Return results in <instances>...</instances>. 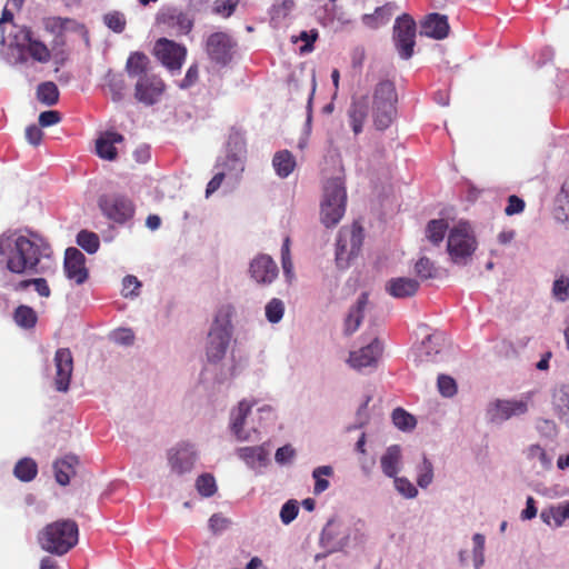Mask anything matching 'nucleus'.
<instances>
[{"mask_svg":"<svg viewBox=\"0 0 569 569\" xmlns=\"http://www.w3.org/2000/svg\"><path fill=\"white\" fill-rule=\"evenodd\" d=\"M420 288L418 280L407 277L391 278L386 283V291L396 299L413 297Z\"/></svg>","mask_w":569,"mask_h":569,"instance_id":"412c9836","label":"nucleus"},{"mask_svg":"<svg viewBox=\"0 0 569 569\" xmlns=\"http://www.w3.org/2000/svg\"><path fill=\"white\" fill-rule=\"evenodd\" d=\"M368 293L362 292L358 298L356 305L350 309L345 320V333L350 336L356 332L363 319V311L368 305Z\"/></svg>","mask_w":569,"mask_h":569,"instance_id":"bb28decb","label":"nucleus"},{"mask_svg":"<svg viewBox=\"0 0 569 569\" xmlns=\"http://www.w3.org/2000/svg\"><path fill=\"white\" fill-rule=\"evenodd\" d=\"M104 87L111 93L112 100L119 101L126 87L122 74L109 71L104 77Z\"/></svg>","mask_w":569,"mask_h":569,"instance_id":"c9c22d12","label":"nucleus"},{"mask_svg":"<svg viewBox=\"0 0 569 569\" xmlns=\"http://www.w3.org/2000/svg\"><path fill=\"white\" fill-rule=\"evenodd\" d=\"M380 465L387 477H396L401 465V448L398 445L388 447L380 459Z\"/></svg>","mask_w":569,"mask_h":569,"instance_id":"c756f323","label":"nucleus"},{"mask_svg":"<svg viewBox=\"0 0 569 569\" xmlns=\"http://www.w3.org/2000/svg\"><path fill=\"white\" fill-rule=\"evenodd\" d=\"M363 238V228L358 221L339 230L336 243V263L339 269H347L359 254Z\"/></svg>","mask_w":569,"mask_h":569,"instance_id":"423d86ee","label":"nucleus"},{"mask_svg":"<svg viewBox=\"0 0 569 569\" xmlns=\"http://www.w3.org/2000/svg\"><path fill=\"white\" fill-rule=\"evenodd\" d=\"M272 167L281 179L289 177L297 167L296 157L289 150H280L273 154Z\"/></svg>","mask_w":569,"mask_h":569,"instance_id":"c85d7f7f","label":"nucleus"},{"mask_svg":"<svg viewBox=\"0 0 569 569\" xmlns=\"http://www.w3.org/2000/svg\"><path fill=\"white\" fill-rule=\"evenodd\" d=\"M382 347L376 338L369 345L360 348L359 350L351 351L349 355L348 363L355 369H362L366 367L375 366L381 356Z\"/></svg>","mask_w":569,"mask_h":569,"instance_id":"6ab92c4d","label":"nucleus"},{"mask_svg":"<svg viewBox=\"0 0 569 569\" xmlns=\"http://www.w3.org/2000/svg\"><path fill=\"white\" fill-rule=\"evenodd\" d=\"M525 201L518 196L512 194L508 197V203L505 208V213L507 216L518 214L525 210Z\"/></svg>","mask_w":569,"mask_h":569,"instance_id":"4d7b16f0","label":"nucleus"},{"mask_svg":"<svg viewBox=\"0 0 569 569\" xmlns=\"http://www.w3.org/2000/svg\"><path fill=\"white\" fill-rule=\"evenodd\" d=\"M251 411V405L247 401H240L237 409L231 412V430L240 441L249 440L250 436L244 431L243 426L248 413Z\"/></svg>","mask_w":569,"mask_h":569,"instance_id":"cd10ccee","label":"nucleus"},{"mask_svg":"<svg viewBox=\"0 0 569 569\" xmlns=\"http://www.w3.org/2000/svg\"><path fill=\"white\" fill-rule=\"evenodd\" d=\"M415 271L417 276L422 279H431L436 276L437 269L435 263L427 257H421L415 266Z\"/></svg>","mask_w":569,"mask_h":569,"instance_id":"37998d69","label":"nucleus"},{"mask_svg":"<svg viewBox=\"0 0 569 569\" xmlns=\"http://www.w3.org/2000/svg\"><path fill=\"white\" fill-rule=\"evenodd\" d=\"M26 138L32 146H39L43 138V132L40 126L30 124L26 129Z\"/></svg>","mask_w":569,"mask_h":569,"instance_id":"e2e57ef3","label":"nucleus"},{"mask_svg":"<svg viewBox=\"0 0 569 569\" xmlns=\"http://www.w3.org/2000/svg\"><path fill=\"white\" fill-rule=\"evenodd\" d=\"M528 411L527 400H500L491 402L488 408V416L492 422L505 421L515 416H522Z\"/></svg>","mask_w":569,"mask_h":569,"instance_id":"4468645a","label":"nucleus"},{"mask_svg":"<svg viewBox=\"0 0 569 569\" xmlns=\"http://www.w3.org/2000/svg\"><path fill=\"white\" fill-rule=\"evenodd\" d=\"M80 461L76 455L69 453L53 462L56 481L60 486H67L70 479L76 476Z\"/></svg>","mask_w":569,"mask_h":569,"instance_id":"5701e85b","label":"nucleus"},{"mask_svg":"<svg viewBox=\"0 0 569 569\" xmlns=\"http://www.w3.org/2000/svg\"><path fill=\"white\" fill-rule=\"evenodd\" d=\"M552 293L559 301L569 299V278L561 276L556 279L552 286Z\"/></svg>","mask_w":569,"mask_h":569,"instance_id":"09e8293b","label":"nucleus"},{"mask_svg":"<svg viewBox=\"0 0 569 569\" xmlns=\"http://www.w3.org/2000/svg\"><path fill=\"white\" fill-rule=\"evenodd\" d=\"M416 30V22L408 13H403L396 19L393 26V41L400 57L405 60L411 58L413 54Z\"/></svg>","mask_w":569,"mask_h":569,"instance_id":"9b49d317","label":"nucleus"},{"mask_svg":"<svg viewBox=\"0 0 569 569\" xmlns=\"http://www.w3.org/2000/svg\"><path fill=\"white\" fill-rule=\"evenodd\" d=\"M224 180V173L218 172L216 173L212 179L208 182L206 188V197H210L213 192H216L220 186L222 184Z\"/></svg>","mask_w":569,"mask_h":569,"instance_id":"774afa93","label":"nucleus"},{"mask_svg":"<svg viewBox=\"0 0 569 569\" xmlns=\"http://www.w3.org/2000/svg\"><path fill=\"white\" fill-rule=\"evenodd\" d=\"M368 113L369 101L367 97H361L351 103L348 110V118L349 124L356 136L362 132Z\"/></svg>","mask_w":569,"mask_h":569,"instance_id":"393cba45","label":"nucleus"},{"mask_svg":"<svg viewBox=\"0 0 569 569\" xmlns=\"http://www.w3.org/2000/svg\"><path fill=\"white\" fill-rule=\"evenodd\" d=\"M237 455L251 468L264 467L268 463L269 450L266 445L242 447L237 450Z\"/></svg>","mask_w":569,"mask_h":569,"instance_id":"a878e982","label":"nucleus"},{"mask_svg":"<svg viewBox=\"0 0 569 569\" xmlns=\"http://www.w3.org/2000/svg\"><path fill=\"white\" fill-rule=\"evenodd\" d=\"M295 456V450L291 446L286 445L276 451L274 459L278 463L283 465L289 462Z\"/></svg>","mask_w":569,"mask_h":569,"instance_id":"0e129e2a","label":"nucleus"},{"mask_svg":"<svg viewBox=\"0 0 569 569\" xmlns=\"http://www.w3.org/2000/svg\"><path fill=\"white\" fill-rule=\"evenodd\" d=\"M153 52L169 70H180L187 57L184 46L167 38H160L156 41Z\"/></svg>","mask_w":569,"mask_h":569,"instance_id":"f8f14e48","label":"nucleus"},{"mask_svg":"<svg viewBox=\"0 0 569 569\" xmlns=\"http://www.w3.org/2000/svg\"><path fill=\"white\" fill-rule=\"evenodd\" d=\"M56 378L54 385L58 391L66 392L69 389L72 371L73 357L69 348H60L54 355Z\"/></svg>","mask_w":569,"mask_h":569,"instance_id":"2eb2a0df","label":"nucleus"},{"mask_svg":"<svg viewBox=\"0 0 569 569\" xmlns=\"http://www.w3.org/2000/svg\"><path fill=\"white\" fill-rule=\"evenodd\" d=\"M122 286V295L124 297L137 296L138 290L141 287V282L134 276H126L123 278Z\"/></svg>","mask_w":569,"mask_h":569,"instance_id":"13d9d810","label":"nucleus"},{"mask_svg":"<svg viewBox=\"0 0 569 569\" xmlns=\"http://www.w3.org/2000/svg\"><path fill=\"white\" fill-rule=\"evenodd\" d=\"M198 80H199V67L197 63H193L188 68L186 76L182 79V81L180 82L179 87L181 89H188V88L192 87L193 84H196L198 82Z\"/></svg>","mask_w":569,"mask_h":569,"instance_id":"bf43d9fd","label":"nucleus"},{"mask_svg":"<svg viewBox=\"0 0 569 569\" xmlns=\"http://www.w3.org/2000/svg\"><path fill=\"white\" fill-rule=\"evenodd\" d=\"M61 121V114L57 110H48L43 111L39 116V126L40 127H50L59 123Z\"/></svg>","mask_w":569,"mask_h":569,"instance_id":"052dcab7","label":"nucleus"},{"mask_svg":"<svg viewBox=\"0 0 569 569\" xmlns=\"http://www.w3.org/2000/svg\"><path fill=\"white\" fill-rule=\"evenodd\" d=\"M433 480V466L431 461L423 456L422 462L417 467V483L420 488H427Z\"/></svg>","mask_w":569,"mask_h":569,"instance_id":"4c0bfd02","label":"nucleus"},{"mask_svg":"<svg viewBox=\"0 0 569 569\" xmlns=\"http://www.w3.org/2000/svg\"><path fill=\"white\" fill-rule=\"evenodd\" d=\"M77 243L88 253H94L99 249L100 240L94 232L81 230L77 236Z\"/></svg>","mask_w":569,"mask_h":569,"instance_id":"58836bf2","label":"nucleus"},{"mask_svg":"<svg viewBox=\"0 0 569 569\" xmlns=\"http://www.w3.org/2000/svg\"><path fill=\"white\" fill-rule=\"evenodd\" d=\"M231 338V326L229 316L223 319L217 316L208 336L207 356L209 361L221 360L227 351Z\"/></svg>","mask_w":569,"mask_h":569,"instance_id":"6e6552de","label":"nucleus"},{"mask_svg":"<svg viewBox=\"0 0 569 569\" xmlns=\"http://www.w3.org/2000/svg\"><path fill=\"white\" fill-rule=\"evenodd\" d=\"M318 31L312 29L310 31H301L298 37H292V42L301 40L305 44L300 48L301 52H310L313 49V43L318 39Z\"/></svg>","mask_w":569,"mask_h":569,"instance_id":"3c124183","label":"nucleus"},{"mask_svg":"<svg viewBox=\"0 0 569 569\" xmlns=\"http://www.w3.org/2000/svg\"><path fill=\"white\" fill-rule=\"evenodd\" d=\"M473 541V560L477 569L483 563V551H485V536L476 533L472 538Z\"/></svg>","mask_w":569,"mask_h":569,"instance_id":"603ef678","label":"nucleus"},{"mask_svg":"<svg viewBox=\"0 0 569 569\" xmlns=\"http://www.w3.org/2000/svg\"><path fill=\"white\" fill-rule=\"evenodd\" d=\"M395 478L396 489L406 498H415L418 495L417 488L407 478Z\"/></svg>","mask_w":569,"mask_h":569,"instance_id":"864d4df0","label":"nucleus"},{"mask_svg":"<svg viewBox=\"0 0 569 569\" xmlns=\"http://www.w3.org/2000/svg\"><path fill=\"white\" fill-rule=\"evenodd\" d=\"M555 216L560 221H569V176L565 179L556 198Z\"/></svg>","mask_w":569,"mask_h":569,"instance_id":"2f4dec72","label":"nucleus"},{"mask_svg":"<svg viewBox=\"0 0 569 569\" xmlns=\"http://www.w3.org/2000/svg\"><path fill=\"white\" fill-rule=\"evenodd\" d=\"M150 60L143 52L130 53L126 62V71L131 79H136L134 98L144 106L157 103L166 90L160 76L150 72Z\"/></svg>","mask_w":569,"mask_h":569,"instance_id":"f03ea898","label":"nucleus"},{"mask_svg":"<svg viewBox=\"0 0 569 569\" xmlns=\"http://www.w3.org/2000/svg\"><path fill=\"white\" fill-rule=\"evenodd\" d=\"M158 24L176 34H187L193 27V20L181 10L169 8L161 11L157 17Z\"/></svg>","mask_w":569,"mask_h":569,"instance_id":"dca6fc26","label":"nucleus"},{"mask_svg":"<svg viewBox=\"0 0 569 569\" xmlns=\"http://www.w3.org/2000/svg\"><path fill=\"white\" fill-rule=\"evenodd\" d=\"M540 517L547 525H551L553 522L555 527L562 526V523L569 519V501L543 509Z\"/></svg>","mask_w":569,"mask_h":569,"instance_id":"7c9ffc66","label":"nucleus"},{"mask_svg":"<svg viewBox=\"0 0 569 569\" xmlns=\"http://www.w3.org/2000/svg\"><path fill=\"white\" fill-rule=\"evenodd\" d=\"M196 488L202 497H211L217 491L216 479L211 473H202L196 480Z\"/></svg>","mask_w":569,"mask_h":569,"instance_id":"ea45409f","label":"nucleus"},{"mask_svg":"<svg viewBox=\"0 0 569 569\" xmlns=\"http://www.w3.org/2000/svg\"><path fill=\"white\" fill-rule=\"evenodd\" d=\"M66 36L64 32L56 34L53 37V40L51 42V51L53 52V58H58L59 54L63 53L64 47H66Z\"/></svg>","mask_w":569,"mask_h":569,"instance_id":"338daca9","label":"nucleus"},{"mask_svg":"<svg viewBox=\"0 0 569 569\" xmlns=\"http://www.w3.org/2000/svg\"><path fill=\"white\" fill-rule=\"evenodd\" d=\"M236 48V40L227 32H213L206 40V52L210 61L220 67L232 61Z\"/></svg>","mask_w":569,"mask_h":569,"instance_id":"1a4fd4ad","label":"nucleus"},{"mask_svg":"<svg viewBox=\"0 0 569 569\" xmlns=\"http://www.w3.org/2000/svg\"><path fill=\"white\" fill-rule=\"evenodd\" d=\"M398 97L393 82L389 80L377 84L372 96L371 117L373 127L378 131L388 129L397 117Z\"/></svg>","mask_w":569,"mask_h":569,"instance_id":"20e7f679","label":"nucleus"},{"mask_svg":"<svg viewBox=\"0 0 569 569\" xmlns=\"http://www.w3.org/2000/svg\"><path fill=\"white\" fill-rule=\"evenodd\" d=\"M299 512L298 502L296 500H288L280 510V519L282 523L289 525L292 522Z\"/></svg>","mask_w":569,"mask_h":569,"instance_id":"8fccbe9b","label":"nucleus"},{"mask_svg":"<svg viewBox=\"0 0 569 569\" xmlns=\"http://www.w3.org/2000/svg\"><path fill=\"white\" fill-rule=\"evenodd\" d=\"M476 249L477 240L468 223L461 222L449 231L447 251L452 262L465 264Z\"/></svg>","mask_w":569,"mask_h":569,"instance_id":"0eeeda50","label":"nucleus"},{"mask_svg":"<svg viewBox=\"0 0 569 569\" xmlns=\"http://www.w3.org/2000/svg\"><path fill=\"white\" fill-rule=\"evenodd\" d=\"M449 22L447 16L430 13L421 22V34L433 39H445L449 34Z\"/></svg>","mask_w":569,"mask_h":569,"instance_id":"4be33fe9","label":"nucleus"},{"mask_svg":"<svg viewBox=\"0 0 569 569\" xmlns=\"http://www.w3.org/2000/svg\"><path fill=\"white\" fill-rule=\"evenodd\" d=\"M79 528L74 520L61 519L47 525L38 535L40 547L52 555L63 556L77 543Z\"/></svg>","mask_w":569,"mask_h":569,"instance_id":"7ed1b4c3","label":"nucleus"},{"mask_svg":"<svg viewBox=\"0 0 569 569\" xmlns=\"http://www.w3.org/2000/svg\"><path fill=\"white\" fill-rule=\"evenodd\" d=\"M0 256L6 260L7 269L17 274L40 273L41 260L50 259L52 248L41 236L31 232L29 237L16 232L0 236Z\"/></svg>","mask_w":569,"mask_h":569,"instance_id":"f257e3e1","label":"nucleus"},{"mask_svg":"<svg viewBox=\"0 0 569 569\" xmlns=\"http://www.w3.org/2000/svg\"><path fill=\"white\" fill-rule=\"evenodd\" d=\"M448 222L445 219H432L427 223L426 237L435 246H439L447 232Z\"/></svg>","mask_w":569,"mask_h":569,"instance_id":"72a5a7b5","label":"nucleus"},{"mask_svg":"<svg viewBox=\"0 0 569 569\" xmlns=\"http://www.w3.org/2000/svg\"><path fill=\"white\" fill-rule=\"evenodd\" d=\"M98 206L109 220L119 224L126 223L134 213L132 201L121 194H102Z\"/></svg>","mask_w":569,"mask_h":569,"instance_id":"9d476101","label":"nucleus"},{"mask_svg":"<svg viewBox=\"0 0 569 569\" xmlns=\"http://www.w3.org/2000/svg\"><path fill=\"white\" fill-rule=\"evenodd\" d=\"M347 192L345 182L340 178L327 180L323 187V200L321 202L320 219L327 227H335L346 211Z\"/></svg>","mask_w":569,"mask_h":569,"instance_id":"39448f33","label":"nucleus"},{"mask_svg":"<svg viewBox=\"0 0 569 569\" xmlns=\"http://www.w3.org/2000/svg\"><path fill=\"white\" fill-rule=\"evenodd\" d=\"M86 257L77 248H68L64 253V272L68 279L77 284H82L88 279V270L86 268Z\"/></svg>","mask_w":569,"mask_h":569,"instance_id":"f3484780","label":"nucleus"},{"mask_svg":"<svg viewBox=\"0 0 569 569\" xmlns=\"http://www.w3.org/2000/svg\"><path fill=\"white\" fill-rule=\"evenodd\" d=\"M13 318L17 325L24 329L33 328L38 320L36 311L31 307L24 305L19 306L14 310Z\"/></svg>","mask_w":569,"mask_h":569,"instance_id":"e433bc0d","label":"nucleus"},{"mask_svg":"<svg viewBox=\"0 0 569 569\" xmlns=\"http://www.w3.org/2000/svg\"><path fill=\"white\" fill-rule=\"evenodd\" d=\"M395 426L401 430H411L416 427V419L402 408H397L392 412Z\"/></svg>","mask_w":569,"mask_h":569,"instance_id":"79ce46f5","label":"nucleus"},{"mask_svg":"<svg viewBox=\"0 0 569 569\" xmlns=\"http://www.w3.org/2000/svg\"><path fill=\"white\" fill-rule=\"evenodd\" d=\"M239 0H217L214 2V12L222 17H230L237 8Z\"/></svg>","mask_w":569,"mask_h":569,"instance_id":"6e6d98bb","label":"nucleus"},{"mask_svg":"<svg viewBox=\"0 0 569 569\" xmlns=\"http://www.w3.org/2000/svg\"><path fill=\"white\" fill-rule=\"evenodd\" d=\"M123 136L114 131H106L96 140V152L104 160L113 161L117 159L118 152L116 143L123 141Z\"/></svg>","mask_w":569,"mask_h":569,"instance_id":"b1692460","label":"nucleus"},{"mask_svg":"<svg viewBox=\"0 0 569 569\" xmlns=\"http://www.w3.org/2000/svg\"><path fill=\"white\" fill-rule=\"evenodd\" d=\"M13 473L20 481L29 482L37 477L38 465L31 458H22L16 463Z\"/></svg>","mask_w":569,"mask_h":569,"instance_id":"473e14b6","label":"nucleus"},{"mask_svg":"<svg viewBox=\"0 0 569 569\" xmlns=\"http://www.w3.org/2000/svg\"><path fill=\"white\" fill-rule=\"evenodd\" d=\"M106 26L117 33H121L126 29V17L119 11L109 12L103 17Z\"/></svg>","mask_w":569,"mask_h":569,"instance_id":"c03bdc74","label":"nucleus"},{"mask_svg":"<svg viewBox=\"0 0 569 569\" xmlns=\"http://www.w3.org/2000/svg\"><path fill=\"white\" fill-rule=\"evenodd\" d=\"M438 390L441 396L450 398L457 393L456 380L447 375H440L437 381Z\"/></svg>","mask_w":569,"mask_h":569,"instance_id":"49530a36","label":"nucleus"},{"mask_svg":"<svg viewBox=\"0 0 569 569\" xmlns=\"http://www.w3.org/2000/svg\"><path fill=\"white\" fill-rule=\"evenodd\" d=\"M396 8V3L388 2L382 7L376 8L375 13L379 17L380 22L387 23L390 20V17L392 16V12Z\"/></svg>","mask_w":569,"mask_h":569,"instance_id":"69168bd1","label":"nucleus"},{"mask_svg":"<svg viewBox=\"0 0 569 569\" xmlns=\"http://www.w3.org/2000/svg\"><path fill=\"white\" fill-rule=\"evenodd\" d=\"M527 458L529 460L538 459L543 467H549L550 466V459L548 458L547 452L539 445H531L527 449Z\"/></svg>","mask_w":569,"mask_h":569,"instance_id":"5fc2aeb1","label":"nucleus"},{"mask_svg":"<svg viewBox=\"0 0 569 569\" xmlns=\"http://www.w3.org/2000/svg\"><path fill=\"white\" fill-rule=\"evenodd\" d=\"M333 469L330 466H321L313 470L312 477L315 478V488L313 491L316 495H319L329 488V481L323 479L322 476L329 477L332 476Z\"/></svg>","mask_w":569,"mask_h":569,"instance_id":"a19ab883","label":"nucleus"},{"mask_svg":"<svg viewBox=\"0 0 569 569\" xmlns=\"http://www.w3.org/2000/svg\"><path fill=\"white\" fill-rule=\"evenodd\" d=\"M251 277L261 284H269L278 277V266L268 254H259L250 263Z\"/></svg>","mask_w":569,"mask_h":569,"instance_id":"a211bd4d","label":"nucleus"},{"mask_svg":"<svg viewBox=\"0 0 569 569\" xmlns=\"http://www.w3.org/2000/svg\"><path fill=\"white\" fill-rule=\"evenodd\" d=\"M13 43L21 50H26L30 57L40 62L46 63L51 59V50L48 46L33 38V32L28 27H21L13 36Z\"/></svg>","mask_w":569,"mask_h":569,"instance_id":"ddd939ff","label":"nucleus"},{"mask_svg":"<svg viewBox=\"0 0 569 569\" xmlns=\"http://www.w3.org/2000/svg\"><path fill=\"white\" fill-rule=\"evenodd\" d=\"M168 460L172 471L182 475L193 468L196 452L191 446L182 445L169 451Z\"/></svg>","mask_w":569,"mask_h":569,"instance_id":"aec40b11","label":"nucleus"},{"mask_svg":"<svg viewBox=\"0 0 569 569\" xmlns=\"http://www.w3.org/2000/svg\"><path fill=\"white\" fill-rule=\"evenodd\" d=\"M112 339L119 345L129 346L133 343L134 335L131 329L121 328L112 332Z\"/></svg>","mask_w":569,"mask_h":569,"instance_id":"680f3d73","label":"nucleus"},{"mask_svg":"<svg viewBox=\"0 0 569 569\" xmlns=\"http://www.w3.org/2000/svg\"><path fill=\"white\" fill-rule=\"evenodd\" d=\"M70 22L68 18L60 17H49L43 19V27L46 31L52 33L53 36L64 32L67 23Z\"/></svg>","mask_w":569,"mask_h":569,"instance_id":"de8ad7c7","label":"nucleus"},{"mask_svg":"<svg viewBox=\"0 0 569 569\" xmlns=\"http://www.w3.org/2000/svg\"><path fill=\"white\" fill-rule=\"evenodd\" d=\"M37 99L46 106H54L59 101V90L54 82L46 81L37 88Z\"/></svg>","mask_w":569,"mask_h":569,"instance_id":"f704fd0d","label":"nucleus"},{"mask_svg":"<svg viewBox=\"0 0 569 569\" xmlns=\"http://www.w3.org/2000/svg\"><path fill=\"white\" fill-rule=\"evenodd\" d=\"M284 312L283 303L280 299L273 298L266 306V317L271 323L279 322Z\"/></svg>","mask_w":569,"mask_h":569,"instance_id":"a18cd8bd","label":"nucleus"}]
</instances>
